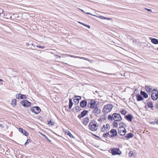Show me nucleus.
I'll list each match as a JSON object with an SVG mask.
<instances>
[{"label": "nucleus", "instance_id": "obj_1", "mask_svg": "<svg viewBox=\"0 0 158 158\" xmlns=\"http://www.w3.org/2000/svg\"><path fill=\"white\" fill-rule=\"evenodd\" d=\"M88 126L90 130L92 131H95L98 129V125L96 121L93 119L90 122Z\"/></svg>", "mask_w": 158, "mask_h": 158}, {"label": "nucleus", "instance_id": "obj_2", "mask_svg": "<svg viewBox=\"0 0 158 158\" xmlns=\"http://www.w3.org/2000/svg\"><path fill=\"white\" fill-rule=\"evenodd\" d=\"M113 107V106L111 104L105 105L103 109L102 112L104 113H108L110 112Z\"/></svg>", "mask_w": 158, "mask_h": 158}, {"label": "nucleus", "instance_id": "obj_3", "mask_svg": "<svg viewBox=\"0 0 158 158\" xmlns=\"http://www.w3.org/2000/svg\"><path fill=\"white\" fill-rule=\"evenodd\" d=\"M110 150L112 155L114 156L115 155H120L122 154V152L118 148H111Z\"/></svg>", "mask_w": 158, "mask_h": 158}, {"label": "nucleus", "instance_id": "obj_4", "mask_svg": "<svg viewBox=\"0 0 158 158\" xmlns=\"http://www.w3.org/2000/svg\"><path fill=\"white\" fill-rule=\"evenodd\" d=\"M20 104L23 106L26 107L30 106L31 105V102L26 100H22Z\"/></svg>", "mask_w": 158, "mask_h": 158}, {"label": "nucleus", "instance_id": "obj_5", "mask_svg": "<svg viewBox=\"0 0 158 158\" xmlns=\"http://www.w3.org/2000/svg\"><path fill=\"white\" fill-rule=\"evenodd\" d=\"M31 110L35 114H37L40 112L41 110L39 106H36L32 107L31 108Z\"/></svg>", "mask_w": 158, "mask_h": 158}, {"label": "nucleus", "instance_id": "obj_6", "mask_svg": "<svg viewBox=\"0 0 158 158\" xmlns=\"http://www.w3.org/2000/svg\"><path fill=\"white\" fill-rule=\"evenodd\" d=\"M96 101L94 99H91L90 102H88V106L90 108H94L96 107Z\"/></svg>", "mask_w": 158, "mask_h": 158}, {"label": "nucleus", "instance_id": "obj_7", "mask_svg": "<svg viewBox=\"0 0 158 158\" xmlns=\"http://www.w3.org/2000/svg\"><path fill=\"white\" fill-rule=\"evenodd\" d=\"M113 119L116 121H120L122 119L120 115L118 114L114 113L113 114Z\"/></svg>", "mask_w": 158, "mask_h": 158}, {"label": "nucleus", "instance_id": "obj_8", "mask_svg": "<svg viewBox=\"0 0 158 158\" xmlns=\"http://www.w3.org/2000/svg\"><path fill=\"white\" fill-rule=\"evenodd\" d=\"M65 56H70L71 57L74 58H78L80 59H83L84 60H87L89 61H91V60H89L88 58H86L85 57L76 56H73V55H69V54H63V57H65Z\"/></svg>", "mask_w": 158, "mask_h": 158}, {"label": "nucleus", "instance_id": "obj_9", "mask_svg": "<svg viewBox=\"0 0 158 158\" xmlns=\"http://www.w3.org/2000/svg\"><path fill=\"white\" fill-rule=\"evenodd\" d=\"M88 113V111L86 110H84L81 112L80 114L78 115L77 117L80 119L83 118Z\"/></svg>", "mask_w": 158, "mask_h": 158}, {"label": "nucleus", "instance_id": "obj_10", "mask_svg": "<svg viewBox=\"0 0 158 158\" xmlns=\"http://www.w3.org/2000/svg\"><path fill=\"white\" fill-rule=\"evenodd\" d=\"M152 99L153 100H156L158 98V92H152L151 95Z\"/></svg>", "mask_w": 158, "mask_h": 158}, {"label": "nucleus", "instance_id": "obj_11", "mask_svg": "<svg viewBox=\"0 0 158 158\" xmlns=\"http://www.w3.org/2000/svg\"><path fill=\"white\" fill-rule=\"evenodd\" d=\"M81 96H74V98H73L75 105L77 104L79 102V101L81 99Z\"/></svg>", "mask_w": 158, "mask_h": 158}, {"label": "nucleus", "instance_id": "obj_12", "mask_svg": "<svg viewBox=\"0 0 158 158\" xmlns=\"http://www.w3.org/2000/svg\"><path fill=\"white\" fill-rule=\"evenodd\" d=\"M17 98L21 99H26L27 98V97L26 95H23L21 94H17L16 95Z\"/></svg>", "mask_w": 158, "mask_h": 158}, {"label": "nucleus", "instance_id": "obj_13", "mask_svg": "<svg viewBox=\"0 0 158 158\" xmlns=\"http://www.w3.org/2000/svg\"><path fill=\"white\" fill-rule=\"evenodd\" d=\"M94 108V109L92 111V113L94 114V115L97 116V114H98L100 113L101 110L98 109V107L97 106H96V107Z\"/></svg>", "mask_w": 158, "mask_h": 158}, {"label": "nucleus", "instance_id": "obj_14", "mask_svg": "<svg viewBox=\"0 0 158 158\" xmlns=\"http://www.w3.org/2000/svg\"><path fill=\"white\" fill-rule=\"evenodd\" d=\"M87 102L86 100H84L81 101L80 102L81 107L83 108L85 107L87 105Z\"/></svg>", "mask_w": 158, "mask_h": 158}, {"label": "nucleus", "instance_id": "obj_15", "mask_svg": "<svg viewBox=\"0 0 158 158\" xmlns=\"http://www.w3.org/2000/svg\"><path fill=\"white\" fill-rule=\"evenodd\" d=\"M110 133L111 134V135H110V137H114L116 136L117 135V131L114 129H112L110 131Z\"/></svg>", "mask_w": 158, "mask_h": 158}, {"label": "nucleus", "instance_id": "obj_16", "mask_svg": "<svg viewBox=\"0 0 158 158\" xmlns=\"http://www.w3.org/2000/svg\"><path fill=\"white\" fill-rule=\"evenodd\" d=\"M19 131L21 132L23 135L26 136H27L28 135V133L23 128H19Z\"/></svg>", "mask_w": 158, "mask_h": 158}, {"label": "nucleus", "instance_id": "obj_17", "mask_svg": "<svg viewBox=\"0 0 158 158\" xmlns=\"http://www.w3.org/2000/svg\"><path fill=\"white\" fill-rule=\"evenodd\" d=\"M136 153L134 151H130L129 152V156L135 157L136 156Z\"/></svg>", "mask_w": 158, "mask_h": 158}, {"label": "nucleus", "instance_id": "obj_18", "mask_svg": "<svg viewBox=\"0 0 158 158\" xmlns=\"http://www.w3.org/2000/svg\"><path fill=\"white\" fill-rule=\"evenodd\" d=\"M89 121V118L88 117H86L83 119V124L85 126H86Z\"/></svg>", "mask_w": 158, "mask_h": 158}, {"label": "nucleus", "instance_id": "obj_19", "mask_svg": "<svg viewBox=\"0 0 158 158\" xmlns=\"http://www.w3.org/2000/svg\"><path fill=\"white\" fill-rule=\"evenodd\" d=\"M145 89L147 92L148 93L151 92L152 91V88L150 86H146Z\"/></svg>", "mask_w": 158, "mask_h": 158}, {"label": "nucleus", "instance_id": "obj_20", "mask_svg": "<svg viewBox=\"0 0 158 158\" xmlns=\"http://www.w3.org/2000/svg\"><path fill=\"white\" fill-rule=\"evenodd\" d=\"M140 94L141 95L143 96L144 98H148V94L146 93L144 91H141L140 92Z\"/></svg>", "mask_w": 158, "mask_h": 158}, {"label": "nucleus", "instance_id": "obj_21", "mask_svg": "<svg viewBox=\"0 0 158 158\" xmlns=\"http://www.w3.org/2000/svg\"><path fill=\"white\" fill-rule=\"evenodd\" d=\"M69 109H71L73 105V103L72 102V98L69 99Z\"/></svg>", "mask_w": 158, "mask_h": 158}, {"label": "nucleus", "instance_id": "obj_22", "mask_svg": "<svg viewBox=\"0 0 158 158\" xmlns=\"http://www.w3.org/2000/svg\"><path fill=\"white\" fill-rule=\"evenodd\" d=\"M137 100L138 101H140L143 99V98L139 94H137L136 95Z\"/></svg>", "mask_w": 158, "mask_h": 158}, {"label": "nucleus", "instance_id": "obj_23", "mask_svg": "<svg viewBox=\"0 0 158 158\" xmlns=\"http://www.w3.org/2000/svg\"><path fill=\"white\" fill-rule=\"evenodd\" d=\"M151 41L152 43L154 44H158V40L155 38H152L151 40Z\"/></svg>", "mask_w": 158, "mask_h": 158}, {"label": "nucleus", "instance_id": "obj_24", "mask_svg": "<svg viewBox=\"0 0 158 158\" xmlns=\"http://www.w3.org/2000/svg\"><path fill=\"white\" fill-rule=\"evenodd\" d=\"M75 110H77L76 112H78V111H80L81 110V107L78 105L75 107Z\"/></svg>", "mask_w": 158, "mask_h": 158}, {"label": "nucleus", "instance_id": "obj_25", "mask_svg": "<svg viewBox=\"0 0 158 158\" xmlns=\"http://www.w3.org/2000/svg\"><path fill=\"white\" fill-rule=\"evenodd\" d=\"M66 133H67V134L69 135L71 138H74V137L71 134L70 131H69L68 130V131H66Z\"/></svg>", "mask_w": 158, "mask_h": 158}, {"label": "nucleus", "instance_id": "obj_26", "mask_svg": "<svg viewBox=\"0 0 158 158\" xmlns=\"http://www.w3.org/2000/svg\"><path fill=\"white\" fill-rule=\"evenodd\" d=\"M48 123V124L49 125V126H50V124H51V126H53L54 125V122H52L51 121V120H48L47 121Z\"/></svg>", "mask_w": 158, "mask_h": 158}, {"label": "nucleus", "instance_id": "obj_27", "mask_svg": "<svg viewBox=\"0 0 158 158\" xmlns=\"http://www.w3.org/2000/svg\"><path fill=\"white\" fill-rule=\"evenodd\" d=\"M119 125L120 126V127H121H121H123V128L124 127H126V124L125 123H123L122 122H120L119 123Z\"/></svg>", "mask_w": 158, "mask_h": 158}, {"label": "nucleus", "instance_id": "obj_28", "mask_svg": "<svg viewBox=\"0 0 158 158\" xmlns=\"http://www.w3.org/2000/svg\"><path fill=\"white\" fill-rule=\"evenodd\" d=\"M16 100L15 99H13L11 101V104L13 106L16 105Z\"/></svg>", "mask_w": 158, "mask_h": 158}, {"label": "nucleus", "instance_id": "obj_29", "mask_svg": "<svg viewBox=\"0 0 158 158\" xmlns=\"http://www.w3.org/2000/svg\"><path fill=\"white\" fill-rule=\"evenodd\" d=\"M147 105L148 107L152 108L153 107V105L152 102H149L147 103Z\"/></svg>", "mask_w": 158, "mask_h": 158}, {"label": "nucleus", "instance_id": "obj_30", "mask_svg": "<svg viewBox=\"0 0 158 158\" xmlns=\"http://www.w3.org/2000/svg\"><path fill=\"white\" fill-rule=\"evenodd\" d=\"M108 136L110 137L109 132L104 134L103 135V137L104 138H107Z\"/></svg>", "mask_w": 158, "mask_h": 158}, {"label": "nucleus", "instance_id": "obj_31", "mask_svg": "<svg viewBox=\"0 0 158 158\" xmlns=\"http://www.w3.org/2000/svg\"><path fill=\"white\" fill-rule=\"evenodd\" d=\"M120 113L123 115H125L127 113V112L125 109L122 110L120 111Z\"/></svg>", "mask_w": 158, "mask_h": 158}, {"label": "nucleus", "instance_id": "obj_32", "mask_svg": "<svg viewBox=\"0 0 158 158\" xmlns=\"http://www.w3.org/2000/svg\"><path fill=\"white\" fill-rule=\"evenodd\" d=\"M105 114L106 113H104V114H103L102 115L101 117L100 118V119L101 120H103V119L105 120V119H106V117Z\"/></svg>", "mask_w": 158, "mask_h": 158}, {"label": "nucleus", "instance_id": "obj_33", "mask_svg": "<svg viewBox=\"0 0 158 158\" xmlns=\"http://www.w3.org/2000/svg\"><path fill=\"white\" fill-rule=\"evenodd\" d=\"M30 45H31L32 46H34V44L33 43H32L31 41H29L28 43H26V46L27 47L29 46Z\"/></svg>", "mask_w": 158, "mask_h": 158}, {"label": "nucleus", "instance_id": "obj_34", "mask_svg": "<svg viewBox=\"0 0 158 158\" xmlns=\"http://www.w3.org/2000/svg\"><path fill=\"white\" fill-rule=\"evenodd\" d=\"M41 135L44 137L47 140H48L49 142H51V141L44 134L41 133Z\"/></svg>", "mask_w": 158, "mask_h": 158}, {"label": "nucleus", "instance_id": "obj_35", "mask_svg": "<svg viewBox=\"0 0 158 158\" xmlns=\"http://www.w3.org/2000/svg\"><path fill=\"white\" fill-rule=\"evenodd\" d=\"M79 23H80L81 24H82V25L84 26H85L86 27H88L89 28H90V26L89 25H86V24H84V23H81V22H79Z\"/></svg>", "mask_w": 158, "mask_h": 158}, {"label": "nucleus", "instance_id": "obj_36", "mask_svg": "<svg viewBox=\"0 0 158 158\" xmlns=\"http://www.w3.org/2000/svg\"><path fill=\"white\" fill-rule=\"evenodd\" d=\"M113 126L114 127H116L118 125V123L117 122H113Z\"/></svg>", "mask_w": 158, "mask_h": 158}, {"label": "nucleus", "instance_id": "obj_37", "mask_svg": "<svg viewBox=\"0 0 158 158\" xmlns=\"http://www.w3.org/2000/svg\"><path fill=\"white\" fill-rule=\"evenodd\" d=\"M108 119L109 120H113V116H112L111 115H108Z\"/></svg>", "mask_w": 158, "mask_h": 158}, {"label": "nucleus", "instance_id": "obj_38", "mask_svg": "<svg viewBox=\"0 0 158 158\" xmlns=\"http://www.w3.org/2000/svg\"><path fill=\"white\" fill-rule=\"evenodd\" d=\"M31 142V141L30 139H27L24 144V145L26 146V145L27 144L29 143H30Z\"/></svg>", "mask_w": 158, "mask_h": 158}, {"label": "nucleus", "instance_id": "obj_39", "mask_svg": "<svg viewBox=\"0 0 158 158\" xmlns=\"http://www.w3.org/2000/svg\"><path fill=\"white\" fill-rule=\"evenodd\" d=\"M110 127L109 124L108 123L106 124V129H107L108 130H109L110 129Z\"/></svg>", "mask_w": 158, "mask_h": 158}, {"label": "nucleus", "instance_id": "obj_40", "mask_svg": "<svg viewBox=\"0 0 158 158\" xmlns=\"http://www.w3.org/2000/svg\"><path fill=\"white\" fill-rule=\"evenodd\" d=\"M133 116L131 114H129V121H131Z\"/></svg>", "mask_w": 158, "mask_h": 158}, {"label": "nucleus", "instance_id": "obj_41", "mask_svg": "<svg viewBox=\"0 0 158 158\" xmlns=\"http://www.w3.org/2000/svg\"><path fill=\"white\" fill-rule=\"evenodd\" d=\"M36 47L38 48H42V49H44L45 47V46H41L40 45H37L36 46Z\"/></svg>", "mask_w": 158, "mask_h": 158}, {"label": "nucleus", "instance_id": "obj_42", "mask_svg": "<svg viewBox=\"0 0 158 158\" xmlns=\"http://www.w3.org/2000/svg\"><path fill=\"white\" fill-rule=\"evenodd\" d=\"M121 127H119L118 129V133L120 135H123V134H121V130H120Z\"/></svg>", "mask_w": 158, "mask_h": 158}, {"label": "nucleus", "instance_id": "obj_43", "mask_svg": "<svg viewBox=\"0 0 158 158\" xmlns=\"http://www.w3.org/2000/svg\"><path fill=\"white\" fill-rule=\"evenodd\" d=\"M133 135L131 133H129V138H132L133 137Z\"/></svg>", "mask_w": 158, "mask_h": 158}, {"label": "nucleus", "instance_id": "obj_44", "mask_svg": "<svg viewBox=\"0 0 158 158\" xmlns=\"http://www.w3.org/2000/svg\"><path fill=\"white\" fill-rule=\"evenodd\" d=\"M86 13L87 14L89 15L92 16H96L95 15H93V14L89 12H86Z\"/></svg>", "mask_w": 158, "mask_h": 158}, {"label": "nucleus", "instance_id": "obj_45", "mask_svg": "<svg viewBox=\"0 0 158 158\" xmlns=\"http://www.w3.org/2000/svg\"><path fill=\"white\" fill-rule=\"evenodd\" d=\"M144 9L146 10H147L148 11H149V12H152V10H151V9H148L147 8H144Z\"/></svg>", "mask_w": 158, "mask_h": 158}, {"label": "nucleus", "instance_id": "obj_46", "mask_svg": "<svg viewBox=\"0 0 158 158\" xmlns=\"http://www.w3.org/2000/svg\"><path fill=\"white\" fill-rule=\"evenodd\" d=\"M125 118H126L127 120L128 121V114H127L125 116Z\"/></svg>", "mask_w": 158, "mask_h": 158}, {"label": "nucleus", "instance_id": "obj_47", "mask_svg": "<svg viewBox=\"0 0 158 158\" xmlns=\"http://www.w3.org/2000/svg\"><path fill=\"white\" fill-rule=\"evenodd\" d=\"M138 93V89L136 88L135 89V90H134V93Z\"/></svg>", "mask_w": 158, "mask_h": 158}, {"label": "nucleus", "instance_id": "obj_48", "mask_svg": "<svg viewBox=\"0 0 158 158\" xmlns=\"http://www.w3.org/2000/svg\"><path fill=\"white\" fill-rule=\"evenodd\" d=\"M92 134L93 135H94L95 137H97V138H98L99 139H101V138H100V137H99V136H97V135H95L93 134Z\"/></svg>", "mask_w": 158, "mask_h": 158}, {"label": "nucleus", "instance_id": "obj_49", "mask_svg": "<svg viewBox=\"0 0 158 158\" xmlns=\"http://www.w3.org/2000/svg\"><path fill=\"white\" fill-rule=\"evenodd\" d=\"M105 19L108 20H110L112 19L109 18H108V17H105Z\"/></svg>", "mask_w": 158, "mask_h": 158}, {"label": "nucleus", "instance_id": "obj_50", "mask_svg": "<svg viewBox=\"0 0 158 158\" xmlns=\"http://www.w3.org/2000/svg\"><path fill=\"white\" fill-rule=\"evenodd\" d=\"M105 17L104 16H100V18L101 19H105Z\"/></svg>", "mask_w": 158, "mask_h": 158}, {"label": "nucleus", "instance_id": "obj_51", "mask_svg": "<svg viewBox=\"0 0 158 158\" xmlns=\"http://www.w3.org/2000/svg\"><path fill=\"white\" fill-rule=\"evenodd\" d=\"M106 126H105V125H104L102 127V129H103V128H104L105 130H106Z\"/></svg>", "mask_w": 158, "mask_h": 158}, {"label": "nucleus", "instance_id": "obj_52", "mask_svg": "<svg viewBox=\"0 0 158 158\" xmlns=\"http://www.w3.org/2000/svg\"><path fill=\"white\" fill-rule=\"evenodd\" d=\"M156 91H158L157 89H153V91H152V92H156Z\"/></svg>", "mask_w": 158, "mask_h": 158}, {"label": "nucleus", "instance_id": "obj_53", "mask_svg": "<svg viewBox=\"0 0 158 158\" xmlns=\"http://www.w3.org/2000/svg\"><path fill=\"white\" fill-rule=\"evenodd\" d=\"M123 133H125L126 132V130L124 128V130H123Z\"/></svg>", "mask_w": 158, "mask_h": 158}, {"label": "nucleus", "instance_id": "obj_54", "mask_svg": "<svg viewBox=\"0 0 158 158\" xmlns=\"http://www.w3.org/2000/svg\"><path fill=\"white\" fill-rule=\"evenodd\" d=\"M125 137L127 139H128V133L125 136Z\"/></svg>", "mask_w": 158, "mask_h": 158}, {"label": "nucleus", "instance_id": "obj_55", "mask_svg": "<svg viewBox=\"0 0 158 158\" xmlns=\"http://www.w3.org/2000/svg\"><path fill=\"white\" fill-rule=\"evenodd\" d=\"M101 132H105V130H103L102 129L101 130Z\"/></svg>", "mask_w": 158, "mask_h": 158}, {"label": "nucleus", "instance_id": "obj_56", "mask_svg": "<svg viewBox=\"0 0 158 158\" xmlns=\"http://www.w3.org/2000/svg\"><path fill=\"white\" fill-rule=\"evenodd\" d=\"M3 125H2L0 124V128H3Z\"/></svg>", "mask_w": 158, "mask_h": 158}, {"label": "nucleus", "instance_id": "obj_57", "mask_svg": "<svg viewBox=\"0 0 158 158\" xmlns=\"http://www.w3.org/2000/svg\"><path fill=\"white\" fill-rule=\"evenodd\" d=\"M73 112H74L75 111V110H74V108H73L71 110Z\"/></svg>", "mask_w": 158, "mask_h": 158}, {"label": "nucleus", "instance_id": "obj_58", "mask_svg": "<svg viewBox=\"0 0 158 158\" xmlns=\"http://www.w3.org/2000/svg\"><path fill=\"white\" fill-rule=\"evenodd\" d=\"M54 56H55L57 57H58V55L55 54V55H54Z\"/></svg>", "mask_w": 158, "mask_h": 158}, {"label": "nucleus", "instance_id": "obj_59", "mask_svg": "<svg viewBox=\"0 0 158 158\" xmlns=\"http://www.w3.org/2000/svg\"><path fill=\"white\" fill-rule=\"evenodd\" d=\"M156 123L157 124H158V120H157L156 121Z\"/></svg>", "mask_w": 158, "mask_h": 158}, {"label": "nucleus", "instance_id": "obj_60", "mask_svg": "<svg viewBox=\"0 0 158 158\" xmlns=\"http://www.w3.org/2000/svg\"><path fill=\"white\" fill-rule=\"evenodd\" d=\"M58 57L59 58H60L61 57V56H59L58 55Z\"/></svg>", "mask_w": 158, "mask_h": 158}, {"label": "nucleus", "instance_id": "obj_61", "mask_svg": "<svg viewBox=\"0 0 158 158\" xmlns=\"http://www.w3.org/2000/svg\"><path fill=\"white\" fill-rule=\"evenodd\" d=\"M3 81V80L2 79H0V81H2H2Z\"/></svg>", "mask_w": 158, "mask_h": 158}, {"label": "nucleus", "instance_id": "obj_62", "mask_svg": "<svg viewBox=\"0 0 158 158\" xmlns=\"http://www.w3.org/2000/svg\"><path fill=\"white\" fill-rule=\"evenodd\" d=\"M81 10V11L82 12H84V13H85V11H84L83 10Z\"/></svg>", "mask_w": 158, "mask_h": 158}, {"label": "nucleus", "instance_id": "obj_63", "mask_svg": "<svg viewBox=\"0 0 158 158\" xmlns=\"http://www.w3.org/2000/svg\"><path fill=\"white\" fill-rule=\"evenodd\" d=\"M98 121H100V120H101V119H100V118H99V119H98Z\"/></svg>", "mask_w": 158, "mask_h": 158}, {"label": "nucleus", "instance_id": "obj_64", "mask_svg": "<svg viewBox=\"0 0 158 158\" xmlns=\"http://www.w3.org/2000/svg\"><path fill=\"white\" fill-rule=\"evenodd\" d=\"M2 83H1V84H0V85H2Z\"/></svg>", "mask_w": 158, "mask_h": 158}]
</instances>
